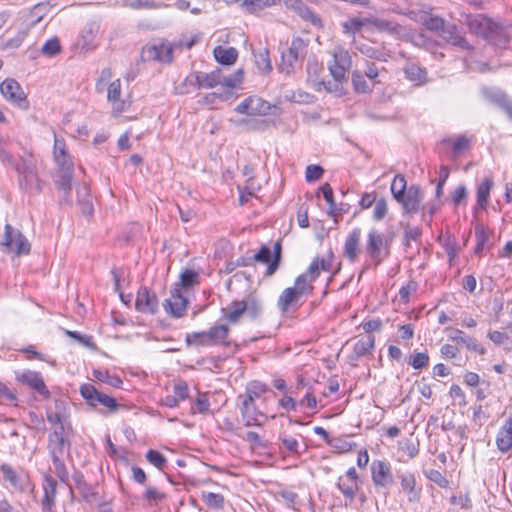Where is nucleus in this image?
<instances>
[{
    "label": "nucleus",
    "instance_id": "nucleus-43",
    "mask_svg": "<svg viewBox=\"0 0 512 512\" xmlns=\"http://www.w3.org/2000/svg\"><path fill=\"white\" fill-rule=\"evenodd\" d=\"M255 64L259 72L269 73L272 70V64L269 57L268 49L264 48L254 54Z\"/></svg>",
    "mask_w": 512,
    "mask_h": 512
},
{
    "label": "nucleus",
    "instance_id": "nucleus-49",
    "mask_svg": "<svg viewBox=\"0 0 512 512\" xmlns=\"http://www.w3.org/2000/svg\"><path fill=\"white\" fill-rule=\"evenodd\" d=\"M272 255H273L272 261L269 263V265L267 266V269H266V273H265L266 276H272L277 271V269L281 263L282 245H281L280 241L275 242V244L273 246Z\"/></svg>",
    "mask_w": 512,
    "mask_h": 512
},
{
    "label": "nucleus",
    "instance_id": "nucleus-59",
    "mask_svg": "<svg viewBox=\"0 0 512 512\" xmlns=\"http://www.w3.org/2000/svg\"><path fill=\"white\" fill-rule=\"evenodd\" d=\"M279 440L281 441L283 447L287 451H289V452H291V453H293L295 455H299L300 454V452L298 450L299 442H298V440L296 438H294V437L288 435L287 433L283 432V433L279 434Z\"/></svg>",
    "mask_w": 512,
    "mask_h": 512
},
{
    "label": "nucleus",
    "instance_id": "nucleus-37",
    "mask_svg": "<svg viewBox=\"0 0 512 512\" xmlns=\"http://www.w3.org/2000/svg\"><path fill=\"white\" fill-rule=\"evenodd\" d=\"M93 379L108 384L114 388H120L123 381L117 375H111L108 370L94 369L92 371Z\"/></svg>",
    "mask_w": 512,
    "mask_h": 512
},
{
    "label": "nucleus",
    "instance_id": "nucleus-56",
    "mask_svg": "<svg viewBox=\"0 0 512 512\" xmlns=\"http://www.w3.org/2000/svg\"><path fill=\"white\" fill-rule=\"evenodd\" d=\"M61 52V45L57 37L47 40L41 48V53L47 57H54Z\"/></svg>",
    "mask_w": 512,
    "mask_h": 512
},
{
    "label": "nucleus",
    "instance_id": "nucleus-12",
    "mask_svg": "<svg viewBox=\"0 0 512 512\" xmlns=\"http://www.w3.org/2000/svg\"><path fill=\"white\" fill-rule=\"evenodd\" d=\"M187 305L188 299L182 294L180 288H174L171 291V297L163 303L165 311L176 318H180L185 314Z\"/></svg>",
    "mask_w": 512,
    "mask_h": 512
},
{
    "label": "nucleus",
    "instance_id": "nucleus-8",
    "mask_svg": "<svg viewBox=\"0 0 512 512\" xmlns=\"http://www.w3.org/2000/svg\"><path fill=\"white\" fill-rule=\"evenodd\" d=\"M176 49L175 43L167 41L146 45L142 49V59L144 61H160L169 63L173 60V50Z\"/></svg>",
    "mask_w": 512,
    "mask_h": 512
},
{
    "label": "nucleus",
    "instance_id": "nucleus-28",
    "mask_svg": "<svg viewBox=\"0 0 512 512\" xmlns=\"http://www.w3.org/2000/svg\"><path fill=\"white\" fill-rule=\"evenodd\" d=\"M72 479L82 498L86 502L92 503L96 499L97 492L86 482L83 473L80 471H75L72 475Z\"/></svg>",
    "mask_w": 512,
    "mask_h": 512
},
{
    "label": "nucleus",
    "instance_id": "nucleus-6",
    "mask_svg": "<svg viewBox=\"0 0 512 512\" xmlns=\"http://www.w3.org/2000/svg\"><path fill=\"white\" fill-rule=\"evenodd\" d=\"M0 245L5 247V251L15 252L17 256L27 255L31 250V245L27 238L10 224H6L4 227V234Z\"/></svg>",
    "mask_w": 512,
    "mask_h": 512
},
{
    "label": "nucleus",
    "instance_id": "nucleus-47",
    "mask_svg": "<svg viewBox=\"0 0 512 512\" xmlns=\"http://www.w3.org/2000/svg\"><path fill=\"white\" fill-rule=\"evenodd\" d=\"M280 0H243L242 7L249 13L258 12L266 7L276 5Z\"/></svg>",
    "mask_w": 512,
    "mask_h": 512
},
{
    "label": "nucleus",
    "instance_id": "nucleus-51",
    "mask_svg": "<svg viewBox=\"0 0 512 512\" xmlns=\"http://www.w3.org/2000/svg\"><path fill=\"white\" fill-rule=\"evenodd\" d=\"M185 341L189 346H210L206 331L188 333Z\"/></svg>",
    "mask_w": 512,
    "mask_h": 512
},
{
    "label": "nucleus",
    "instance_id": "nucleus-41",
    "mask_svg": "<svg viewBox=\"0 0 512 512\" xmlns=\"http://www.w3.org/2000/svg\"><path fill=\"white\" fill-rule=\"evenodd\" d=\"M201 498L210 509L221 510L225 504L224 496L219 493L203 491Z\"/></svg>",
    "mask_w": 512,
    "mask_h": 512
},
{
    "label": "nucleus",
    "instance_id": "nucleus-13",
    "mask_svg": "<svg viewBox=\"0 0 512 512\" xmlns=\"http://www.w3.org/2000/svg\"><path fill=\"white\" fill-rule=\"evenodd\" d=\"M423 200V191L417 184L408 187V190L397 202L403 207L405 213H416L419 210L420 203Z\"/></svg>",
    "mask_w": 512,
    "mask_h": 512
},
{
    "label": "nucleus",
    "instance_id": "nucleus-42",
    "mask_svg": "<svg viewBox=\"0 0 512 512\" xmlns=\"http://www.w3.org/2000/svg\"><path fill=\"white\" fill-rule=\"evenodd\" d=\"M369 20H371V17L370 18H358V17L350 18V19L346 20L345 22H343V24H342L343 31L346 34H355L356 32H360L365 25H369Z\"/></svg>",
    "mask_w": 512,
    "mask_h": 512
},
{
    "label": "nucleus",
    "instance_id": "nucleus-45",
    "mask_svg": "<svg viewBox=\"0 0 512 512\" xmlns=\"http://www.w3.org/2000/svg\"><path fill=\"white\" fill-rule=\"evenodd\" d=\"M360 53L367 58L375 59L378 61H387L386 53L377 47H374L370 44H361L357 47Z\"/></svg>",
    "mask_w": 512,
    "mask_h": 512
},
{
    "label": "nucleus",
    "instance_id": "nucleus-19",
    "mask_svg": "<svg viewBox=\"0 0 512 512\" xmlns=\"http://www.w3.org/2000/svg\"><path fill=\"white\" fill-rule=\"evenodd\" d=\"M405 78L415 86H423L428 83V72L426 68L421 67L413 61H407L403 67Z\"/></svg>",
    "mask_w": 512,
    "mask_h": 512
},
{
    "label": "nucleus",
    "instance_id": "nucleus-15",
    "mask_svg": "<svg viewBox=\"0 0 512 512\" xmlns=\"http://www.w3.org/2000/svg\"><path fill=\"white\" fill-rule=\"evenodd\" d=\"M398 478L403 492L410 503H418L421 499L422 488L417 487L416 477L412 472H398Z\"/></svg>",
    "mask_w": 512,
    "mask_h": 512
},
{
    "label": "nucleus",
    "instance_id": "nucleus-27",
    "mask_svg": "<svg viewBox=\"0 0 512 512\" xmlns=\"http://www.w3.org/2000/svg\"><path fill=\"white\" fill-rule=\"evenodd\" d=\"M492 187L493 180L490 177L485 178L477 186V202L473 209L474 214L478 213L479 210L486 209Z\"/></svg>",
    "mask_w": 512,
    "mask_h": 512
},
{
    "label": "nucleus",
    "instance_id": "nucleus-52",
    "mask_svg": "<svg viewBox=\"0 0 512 512\" xmlns=\"http://www.w3.org/2000/svg\"><path fill=\"white\" fill-rule=\"evenodd\" d=\"M51 460H52V463L54 466L56 476L59 478V480L62 483L68 485L69 473H68V470L66 468V465H65L62 457H59V456L51 457Z\"/></svg>",
    "mask_w": 512,
    "mask_h": 512
},
{
    "label": "nucleus",
    "instance_id": "nucleus-62",
    "mask_svg": "<svg viewBox=\"0 0 512 512\" xmlns=\"http://www.w3.org/2000/svg\"><path fill=\"white\" fill-rule=\"evenodd\" d=\"M426 477L437 484L441 488H446L449 485L448 479L438 470L430 469L425 473Z\"/></svg>",
    "mask_w": 512,
    "mask_h": 512
},
{
    "label": "nucleus",
    "instance_id": "nucleus-46",
    "mask_svg": "<svg viewBox=\"0 0 512 512\" xmlns=\"http://www.w3.org/2000/svg\"><path fill=\"white\" fill-rule=\"evenodd\" d=\"M107 99L109 102L113 104H118V106H122L121 102V81L120 79H116L111 82L108 86ZM117 110L122 111V107H117Z\"/></svg>",
    "mask_w": 512,
    "mask_h": 512
},
{
    "label": "nucleus",
    "instance_id": "nucleus-55",
    "mask_svg": "<svg viewBox=\"0 0 512 512\" xmlns=\"http://www.w3.org/2000/svg\"><path fill=\"white\" fill-rule=\"evenodd\" d=\"M320 265H319V257L313 259L311 264L309 265L307 271L298 277H303L309 285H313V282L317 279L320 274Z\"/></svg>",
    "mask_w": 512,
    "mask_h": 512
},
{
    "label": "nucleus",
    "instance_id": "nucleus-23",
    "mask_svg": "<svg viewBox=\"0 0 512 512\" xmlns=\"http://www.w3.org/2000/svg\"><path fill=\"white\" fill-rule=\"evenodd\" d=\"M229 327L225 324L214 325L206 331L210 346H229Z\"/></svg>",
    "mask_w": 512,
    "mask_h": 512
},
{
    "label": "nucleus",
    "instance_id": "nucleus-20",
    "mask_svg": "<svg viewBox=\"0 0 512 512\" xmlns=\"http://www.w3.org/2000/svg\"><path fill=\"white\" fill-rule=\"evenodd\" d=\"M360 241H361V229L354 228L348 234L344 243V256L351 262L354 263L358 259L360 253Z\"/></svg>",
    "mask_w": 512,
    "mask_h": 512
},
{
    "label": "nucleus",
    "instance_id": "nucleus-14",
    "mask_svg": "<svg viewBox=\"0 0 512 512\" xmlns=\"http://www.w3.org/2000/svg\"><path fill=\"white\" fill-rule=\"evenodd\" d=\"M372 481L376 486L388 487L393 484L391 466L385 461H373L371 465Z\"/></svg>",
    "mask_w": 512,
    "mask_h": 512
},
{
    "label": "nucleus",
    "instance_id": "nucleus-34",
    "mask_svg": "<svg viewBox=\"0 0 512 512\" xmlns=\"http://www.w3.org/2000/svg\"><path fill=\"white\" fill-rule=\"evenodd\" d=\"M475 237L476 245L474 253L476 255H481L485 246H488V248L492 246V244H489L490 231L483 224H477L475 226Z\"/></svg>",
    "mask_w": 512,
    "mask_h": 512
},
{
    "label": "nucleus",
    "instance_id": "nucleus-33",
    "mask_svg": "<svg viewBox=\"0 0 512 512\" xmlns=\"http://www.w3.org/2000/svg\"><path fill=\"white\" fill-rule=\"evenodd\" d=\"M215 59L222 65H232L238 57V51L234 47L224 48L217 46L213 51Z\"/></svg>",
    "mask_w": 512,
    "mask_h": 512
},
{
    "label": "nucleus",
    "instance_id": "nucleus-36",
    "mask_svg": "<svg viewBox=\"0 0 512 512\" xmlns=\"http://www.w3.org/2000/svg\"><path fill=\"white\" fill-rule=\"evenodd\" d=\"M273 255L272 250L267 245H262L261 248L252 257L248 259H241L242 262L238 261L239 265H250L252 262H259L269 265L272 261Z\"/></svg>",
    "mask_w": 512,
    "mask_h": 512
},
{
    "label": "nucleus",
    "instance_id": "nucleus-60",
    "mask_svg": "<svg viewBox=\"0 0 512 512\" xmlns=\"http://www.w3.org/2000/svg\"><path fill=\"white\" fill-rule=\"evenodd\" d=\"M268 391V387L260 381H252L246 387V394H250L255 400Z\"/></svg>",
    "mask_w": 512,
    "mask_h": 512
},
{
    "label": "nucleus",
    "instance_id": "nucleus-4",
    "mask_svg": "<svg viewBox=\"0 0 512 512\" xmlns=\"http://www.w3.org/2000/svg\"><path fill=\"white\" fill-rule=\"evenodd\" d=\"M80 394L86 400L88 405L96 407L97 404H100L106 408V411H100L103 415L113 414L120 409L126 408L125 405L118 403L116 398L99 391L90 383L81 385Z\"/></svg>",
    "mask_w": 512,
    "mask_h": 512
},
{
    "label": "nucleus",
    "instance_id": "nucleus-63",
    "mask_svg": "<svg viewBox=\"0 0 512 512\" xmlns=\"http://www.w3.org/2000/svg\"><path fill=\"white\" fill-rule=\"evenodd\" d=\"M388 212V205L385 198H380L375 201V207L373 211V219L375 221L382 220Z\"/></svg>",
    "mask_w": 512,
    "mask_h": 512
},
{
    "label": "nucleus",
    "instance_id": "nucleus-21",
    "mask_svg": "<svg viewBox=\"0 0 512 512\" xmlns=\"http://www.w3.org/2000/svg\"><path fill=\"white\" fill-rule=\"evenodd\" d=\"M369 25L379 32H386L396 37H403L406 32V29L399 23L384 18L371 17Z\"/></svg>",
    "mask_w": 512,
    "mask_h": 512
},
{
    "label": "nucleus",
    "instance_id": "nucleus-38",
    "mask_svg": "<svg viewBox=\"0 0 512 512\" xmlns=\"http://www.w3.org/2000/svg\"><path fill=\"white\" fill-rule=\"evenodd\" d=\"M242 419L244 420V425L246 427L250 426H262L263 421L261 418L266 419L267 417L263 412L257 409L256 405L247 409V414L244 411L240 412Z\"/></svg>",
    "mask_w": 512,
    "mask_h": 512
},
{
    "label": "nucleus",
    "instance_id": "nucleus-16",
    "mask_svg": "<svg viewBox=\"0 0 512 512\" xmlns=\"http://www.w3.org/2000/svg\"><path fill=\"white\" fill-rule=\"evenodd\" d=\"M16 379L22 384L29 386L43 397H50V392L39 372L27 370L18 374Z\"/></svg>",
    "mask_w": 512,
    "mask_h": 512
},
{
    "label": "nucleus",
    "instance_id": "nucleus-61",
    "mask_svg": "<svg viewBox=\"0 0 512 512\" xmlns=\"http://www.w3.org/2000/svg\"><path fill=\"white\" fill-rule=\"evenodd\" d=\"M422 235V230L418 227L406 225L404 230L403 244L408 247L411 241H418Z\"/></svg>",
    "mask_w": 512,
    "mask_h": 512
},
{
    "label": "nucleus",
    "instance_id": "nucleus-54",
    "mask_svg": "<svg viewBox=\"0 0 512 512\" xmlns=\"http://www.w3.org/2000/svg\"><path fill=\"white\" fill-rule=\"evenodd\" d=\"M352 84L356 92L367 93L371 91V87L366 82L365 75L361 71H353Z\"/></svg>",
    "mask_w": 512,
    "mask_h": 512
},
{
    "label": "nucleus",
    "instance_id": "nucleus-1",
    "mask_svg": "<svg viewBox=\"0 0 512 512\" xmlns=\"http://www.w3.org/2000/svg\"><path fill=\"white\" fill-rule=\"evenodd\" d=\"M0 160L3 165L11 167L19 174L20 185L24 184L26 189H35L37 192L42 190L34 157L31 153L25 152L17 158L5 144H0Z\"/></svg>",
    "mask_w": 512,
    "mask_h": 512
},
{
    "label": "nucleus",
    "instance_id": "nucleus-44",
    "mask_svg": "<svg viewBox=\"0 0 512 512\" xmlns=\"http://www.w3.org/2000/svg\"><path fill=\"white\" fill-rule=\"evenodd\" d=\"M390 190H391V194H392L393 198L396 201L402 199V196L408 190L407 182H406V179H405L404 175L397 174L394 177V179H393V181L391 183Z\"/></svg>",
    "mask_w": 512,
    "mask_h": 512
},
{
    "label": "nucleus",
    "instance_id": "nucleus-18",
    "mask_svg": "<svg viewBox=\"0 0 512 512\" xmlns=\"http://www.w3.org/2000/svg\"><path fill=\"white\" fill-rule=\"evenodd\" d=\"M383 244L384 235L375 229L370 230L366 243V251L369 257L373 260L375 266H378L383 260L381 257V248Z\"/></svg>",
    "mask_w": 512,
    "mask_h": 512
},
{
    "label": "nucleus",
    "instance_id": "nucleus-58",
    "mask_svg": "<svg viewBox=\"0 0 512 512\" xmlns=\"http://www.w3.org/2000/svg\"><path fill=\"white\" fill-rule=\"evenodd\" d=\"M146 459L150 464L154 465L159 470H163L167 463L165 456L159 451L153 449L147 451Z\"/></svg>",
    "mask_w": 512,
    "mask_h": 512
},
{
    "label": "nucleus",
    "instance_id": "nucleus-32",
    "mask_svg": "<svg viewBox=\"0 0 512 512\" xmlns=\"http://www.w3.org/2000/svg\"><path fill=\"white\" fill-rule=\"evenodd\" d=\"M375 337L371 334L367 335L364 338L359 339L353 349V354L351 355V360H358L360 357H363L371 352L374 348Z\"/></svg>",
    "mask_w": 512,
    "mask_h": 512
},
{
    "label": "nucleus",
    "instance_id": "nucleus-17",
    "mask_svg": "<svg viewBox=\"0 0 512 512\" xmlns=\"http://www.w3.org/2000/svg\"><path fill=\"white\" fill-rule=\"evenodd\" d=\"M284 3L287 9L295 12L304 21H307L316 27H320L322 25L320 17L315 14L302 0H284Z\"/></svg>",
    "mask_w": 512,
    "mask_h": 512
},
{
    "label": "nucleus",
    "instance_id": "nucleus-39",
    "mask_svg": "<svg viewBox=\"0 0 512 512\" xmlns=\"http://www.w3.org/2000/svg\"><path fill=\"white\" fill-rule=\"evenodd\" d=\"M73 178V172H58L55 179V185L58 190H61L65 194V200L68 201V197L71 193V182Z\"/></svg>",
    "mask_w": 512,
    "mask_h": 512
},
{
    "label": "nucleus",
    "instance_id": "nucleus-29",
    "mask_svg": "<svg viewBox=\"0 0 512 512\" xmlns=\"http://www.w3.org/2000/svg\"><path fill=\"white\" fill-rule=\"evenodd\" d=\"M43 490L42 508L54 507L57 495V481L49 474L44 476Z\"/></svg>",
    "mask_w": 512,
    "mask_h": 512
},
{
    "label": "nucleus",
    "instance_id": "nucleus-24",
    "mask_svg": "<svg viewBox=\"0 0 512 512\" xmlns=\"http://www.w3.org/2000/svg\"><path fill=\"white\" fill-rule=\"evenodd\" d=\"M496 445L501 452H507L512 448V413L500 428L496 438Z\"/></svg>",
    "mask_w": 512,
    "mask_h": 512
},
{
    "label": "nucleus",
    "instance_id": "nucleus-10",
    "mask_svg": "<svg viewBox=\"0 0 512 512\" xmlns=\"http://www.w3.org/2000/svg\"><path fill=\"white\" fill-rule=\"evenodd\" d=\"M483 95L486 100L500 108L512 120V98L506 92L497 88H485Z\"/></svg>",
    "mask_w": 512,
    "mask_h": 512
},
{
    "label": "nucleus",
    "instance_id": "nucleus-53",
    "mask_svg": "<svg viewBox=\"0 0 512 512\" xmlns=\"http://www.w3.org/2000/svg\"><path fill=\"white\" fill-rule=\"evenodd\" d=\"M423 25L431 31H441L443 32L444 28L446 27V23L444 19L438 16L433 15H425L423 17Z\"/></svg>",
    "mask_w": 512,
    "mask_h": 512
},
{
    "label": "nucleus",
    "instance_id": "nucleus-48",
    "mask_svg": "<svg viewBox=\"0 0 512 512\" xmlns=\"http://www.w3.org/2000/svg\"><path fill=\"white\" fill-rule=\"evenodd\" d=\"M245 305H247V309H245V315L250 320L255 321L261 317L263 307L257 299L254 297H249L247 300H245Z\"/></svg>",
    "mask_w": 512,
    "mask_h": 512
},
{
    "label": "nucleus",
    "instance_id": "nucleus-11",
    "mask_svg": "<svg viewBox=\"0 0 512 512\" xmlns=\"http://www.w3.org/2000/svg\"><path fill=\"white\" fill-rule=\"evenodd\" d=\"M137 311L146 314H155L158 311V298L147 287H140L135 301Z\"/></svg>",
    "mask_w": 512,
    "mask_h": 512
},
{
    "label": "nucleus",
    "instance_id": "nucleus-50",
    "mask_svg": "<svg viewBox=\"0 0 512 512\" xmlns=\"http://www.w3.org/2000/svg\"><path fill=\"white\" fill-rule=\"evenodd\" d=\"M320 192L322 193L325 201L327 202V204L329 205V210H328V214L332 217H336V210H337V205L334 201V197H333V189L331 187V185L329 183H324L320 188H319Z\"/></svg>",
    "mask_w": 512,
    "mask_h": 512
},
{
    "label": "nucleus",
    "instance_id": "nucleus-9",
    "mask_svg": "<svg viewBox=\"0 0 512 512\" xmlns=\"http://www.w3.org/2000/svg\"><path fill=\"white\" fill-rule=\"evenodd\" d=\"M271 105L260 97L250 96L237 105L235 111L247 115H266L269 113Z\"/></svg>",
    "mask_w": 512,
    "mask_h": 512
},
{
    "label": "nucleus",
    "instance_id": "nucleus-2",
    "mask_svg": "<svg viewBox=\"0 0 512 512\" xmlns=\"http://www.w3.org/2000/svg\"><path fill=\"white\" fill-rule=\"evenodd\" d=\"M466 24L470 32L482 36L497 46H503L509 42V37L504 28L482 14L467 16Z\"/></svg>",
    "mask_w": 512,
    "mask_h": 512
},
{
    "label": "nucleus",
    "instance_id": "nucleus-64",
    "mask_svg": "<svg viewBox=\"0 0 512 512\" xmlns=\"http://www.w3.org/2000/svg\"><path fill=\"white\" fill-rule=\"evenodd\" d=\"M324 169L320 165H308L306 167L305 178L307 182H314L321 178Z\"/></svg>",
    "mask_w": 512,
    "mask_h": 512
},
{
    "label": "nucleus",
    "instance_id": "nucleus-3",
    "mask_svg": "<svg viewBox=\"0 0 512 512\" xmlns=\"http://www.w3.org/2000/svg\"><path fill=\"white\" fill-rule=\"evenodd\" d=\"M314 287L303 277H296L294 285L282 291L277 300V307L282 313L296 311L305 300L313 294Z\"/></svg>",
    "mask_w": 512,
    "mask_h": 512
},
{
    "label": "nucleus",
    "instance_id": "nucleus-7",
    "mask_svg": "<svg viewBox=\"0 0 512 512\" xmlns=\"http://www.w3.org/2000/svg\"><path fill=\"white\" fill-rule=\"evenodd\" d=\"M0 92L2 96L10 103L24 110L29 109V101L27 100V96L21 85L15 79H5L0 84Z\"/></svg>",
    "mask_w": 512,
    "mask_h": 512
},
{
    "label": "nucleus",
    "instance_id": "nucleus-22",
    "mask_svg": "<svg viewBox=\"0 0 512 512\" xmlns=\"http://www.w3.org/2000/svg\"><path fill=\"white\" fill-rule=\"evenodd\" d=\"M448 331V337L450 340L464 344L469 351L477 352L480 355L486 354V349L478 344L474 338L467 336L462 330L448 329Z\"/></svg>",
    "mask_w": 512,
    "mask_h": 512
},
{
    "label": "nucleus",
    "instance_id": "nucleus-57",
    "mask_svg": "<svg viewBox=\"0 0 512 512\" xmlns=\"http://www.w3.org/2000/svg\"><path fill=\"white\" fill-rule=\"evenodd\" d=\"M415 370H421L428 366L429 364V355L426 352H417L411 355L410 360L408 362Z\"/></svg>",
    "mask_w": 512,
    "mask_h": 512
},
{
    "label": "nucleus",
    "instance_id": "nucleus-40",
    "mask_svg": "<svg viewBox=\"0 0 512 512\" xmlns=\"http://www.w3.org/2000/svg\"><path fill=\"white\" fill-rule=\"evenodd\" d=\"M199 282V274L195 270L186 269L180 274L179 282L175 284L174 288L180 290L188 289Z\"/></svg>",
    "mask_w": 512,
    "mask_h": 512
},
{
    "label": "nucleus",
    "instance_id": "nucleus-25",
    "mask_svg": "<svg viewBox=\"0 0 512 512\" xmlns=\"http://www.w3.org/2000/svg\"><path fill=\"white\" fill-rule=\"evenodd\" d=\"M441 36L453 46L460 47L464 50L472 49V46L468 43L466 38L459 33L457 26L454 24H447Z\"/></svg>",
    "mask_w": 512,
    "mask_h": 512
},
{
    "label": "nucleus",
    "instance_id": "nucleus-31",
    "mask_svg": "<svg viewBox=\"0 0 512 512\" xmlns=\"http://www.w3.org/2000/svg\"><path fill=\"white\" fill-rule=\"evenodd\" d=\"M245 309H247L245 300H235L227 308H223L222 312L228 322L236 324L239 322L241 316L245 315Z\"/></svg>",
    "mask_w": 512,
    "mask_h": 512
},
{
    "label": "nucleus",
    "instance_id": "nucleus-35",
    "mask_svg": "<svg viewBox=\"0 0 512 512\" xmlns=\"http://www.w3.org/2000/svg\"><path fill=\"white\" fill-rule=\"evenodd\" d=\"M71 446L68 438H54L48 436L47 449L50 457H63L65 449L69 450Z\"/></svg>",
    "mask_w": 512,
    "mask_h": 512
},
{
    "label": "nucleus",
    "instance_id": "nucleus-26",
    "mask_svg": "<svg viewBox=\"0 0 512 512\" xmlns=\"http://www.w3.org/2000/svg\"><path fill=\"white\" fill-rule=\"evenodd\" d=\"M195 81L197 88H214L217 85L221 84L222 70L220 68H217L211 71L210 73L196 72Z\"/></svg>",
    "mask_w": 512,
    "mask_h": 512
},
{
    "label": "nucleus",
    "instance_id": "nucleus-30",
    "mask_svg": "<svg viewBox=\"0 0 512 512\" xmlns=\"http://www.w3.org/2000/svg\"><path fill=\"white\" fill-rule=\"evenodd\" d=\"M336 486L347 499L345 505H350L359 491V483H357L356 481L347 480L343 476H340L338 478Z\"/></svg>",
    "mask_w": 512,
    "mask_h": 512
},
{
    "label": "nucleus",
    "instance_id": "nucleus-5",
    "mask_svg": "<svg viewBox=\"0 0 512 512\" xmlns=\"http://www.w3.org/2000/svg\"><path fill=\"white\" fill-rule=\"evenodd\" d=\"M308 42L301 37H294L287 51L281 53L279 69L286 75L292 74L307 53Z\"/></svg>",
    "mask_w": 512,
    "mask_h": 512
}]
</instances>
